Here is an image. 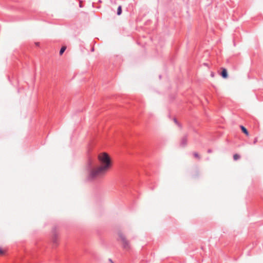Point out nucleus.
I'll return each mask as SVG.
<instances>
[{
    "mask_svg": "<svg viewBox=\"0 0 263 263\" xmlns=\"http://www.w3.org/2000/svg\"><path fill=\"white\" fill-rule=\"evenodd\" d=\"M211 76H212V77H213V76H214V74H213V73H212L211 74Z\"/></svg>",
    "mask_w": 263,
    "mask_h": 263,
    "instance_id": "obj_18",
    "label": "nucleus"
},
{
    "mask_svg": "<svg viewBox=\"0 0 263 263\" xmlns=\"http://www.w3.org/2000/svg\"><path fill=\"white\" fill-rule=\"evenodd\" d=\"M4 254V251L2 250V248H0V254L3 255Z\"/></svg>",
    "mask_w": 263,
    "mask_h": 263,
    "instance_id": "obj_12",
    "label": "nucleus"
},
{
    "mask_svg": "<svg viewBox=\"0 0 263 263\" xmlns=\"http://www.w3.org/2000/svg\"><path fill=\"white\" fill-rule=\"evenodd\" d=\"M98 159L101 164L100 166H97V163L92 158H88L86 168L88 172L87 180L89 181H98L101 179L111 166L110 159L106 153L99 155Z\"/></svg>",
    "mask_w": 263,
    "mask_h": 263,
    "instance_id": "obj_1",
    "label": "nucleus"
},
{
    "mask_svg": "<svg viewBox=\"0 0 263 263\" xmlns=\"http://www.w3.org/2000/svg\"><path fill=\"white\" fill-rule=\"evenodd\" d=\"M193 155L195 158H197L198 159H200V157L199 155L197 152H194L193 153Z\"/></svg>",
    "mask_w": 263,
    "mask_h": 263,
    "instance_id": "obj_10",
    "label": "nucleus"
},
{
    "mask_svg": "<svg viewBox=\"0 0 263 263\" xmlns=\"http://www.w3.org/2000/svg\"><path fill=\"white\" fill-rule=\"evenodd\" d=\"M58 236L57 235L54 233L53 234V236L52 237V243H53V247H55L58 245Z\"/></svg>",
    "mask_w": 263,
    "mask_h": 263,
    "instance_id": "obj_5",
    "label": "nucleus"
},
{
    "mask_svg": "<svg viewBox=\"0 0 263 263\" xmlns=\"http://www.w3.org/2000/svg\"><path fill=\"white\" fill-rule=\"evenodd\" d=\"M240 158V156L239 155L237 154H235L233 155V159L234 160L236 161L238 159H239Z\"/></svg>",
    "mask_w": 263,
    "mask_h": 263,
    "instance_id": "obj_9",
    "label": "nucleus"
},
{
    "mask_svg": "<svg viewBox=\"0 0 263 263\" xmlns=\"http://www.w3.org/2000/svg\"><path fill=\"white\" fill-rule=\"evenodd\" d=\"M122 13V7L121 6H119L117 9V14L118 15H121Z\"/></svg>",
    "mask_w": 263,
    "mask_h": 263,
    "instance_id": "obj_8",
    "label": "nucleus"
},
{
    "mask_svg": "<svg viewBox=\"0 0 263 263\" xmlns=\"http://www.w3.org/2000/svg\"><path fill=\"white\" fill-rule=\"evenodd\" d=\"M66 49V46H62L61 47V48L60 49V52H59V54L60 55H62L63 53L64 52V51H65V50Z\"/></svg>",
    "mask_w": 263,
    "mask_h": 263,
    "instance_id": "obj_7",
    "label": "nucleus"
},
{
    "mask_svg": "<svg viewBox=\"0 0 263 263\" xmlns=\"http://www.w3.org/2000/svg\"><path fill=\"white\" fill-rule=\"evenodd\" d=\"M174 122H175V123L176 124H177V125H179V123H178V122L177 121V120L176 118H174Z\"/></svg>",
    "mask_w": 263,
    "mask_h": 263,
    "instance_id": "obj_11",
    "label": "nucleus"
},
{
    "mask_svg": "<svg viewBox=\"0 0 263 263\" xmlns=\"http://www.w3.org/2000/svg\"><path fill=\"white\" fill-rule=\"evenodd\" d=\"M79 6H80V7H81V8L83 7V6H82V2H81V1H80V3H79Z\"/></svg>",
    "mask_w": 263,
    "mask_h": 263,
    "instance_id": "obj_15",
    "label": "nucleus"
},
{
    "mask_svg": "<svg viewBox=\"0 0 263 263\" xmlns=\"http://www.w3.org/2000/svg\"><path fill=\"white\" fill-rule=\"evenodd\" d=\"M240 127L241 130L243 133H244L247 136L249 135V132L248 131L247 129L245 126H243V125H240Z\"/></svg>",
    "mask_w": 263,
    "mask_h": 263,
    "instance_id": "obj_6",
    "label": "nucleus"
},
{
    "mask_svg": "<svg viewBox=\"0 0 263 263\" xmlns=\"http://www.w3.org/2000/svg\"><path fill=\"white\" fill-rule=\"evenodd\" d=\"M257 138H255L254 140V141H253V144H255L256 143V142H257Z\"/></svg>",
    "mask_w": 263,
    "mask_h": 263,
    "instance_id": "obj_13",
    "label": "nucleus"
},
{
    "mask_svg": "<svg viewBox=\"0 0 263 263\" xmlns=\"http://www.w3.org/2000/svg\"><path fill=\"white\" fill-rule=\"evenodd\" d=\"M118 235L123 243V248L128 250L130 248L129 243L128 241L126 240L125 236L121 232H119Z\"/></svg>",
    "mask_w": 263,
    "mask_h": 263,
    "instance_id": "obj_2",
    "label": "nucleus"
},
{
    "mask_svg": "<svg viewBox=\"0 0 263 263\" xmlns=\"http://www.w3.org/2000/svg\"><path fill=\"white\" fill-rule=\"evenodd\" d=\"M220 75L223 78H227L228 77L227 70L224 68H222L220 72Z\"/></svg>",
    "mask_w": 263,
    "mask_h": 263,
    "instance_id": "obj_4",
    "label": "nucleus"
},
{
    "mask_svg": "<svg viewBox=\"0 0 263 263\" xmlns=\"http://www.w3.org/2000/svg\"><path fill=\"white\" fill-rule=\"evenodd\" d=\"M35 44H36V46H39V43H36Z\"/></svg>",
    "mask_w": 263,
    "mask_h": 263,
    "instance_id": "obj_17",
    "label": "nucleus"
},
{
    "mask_svg": "<svg viewBox=\"0 0 263 263\" xmlns=\"http://www.w3.org/2000/svg\"><path fill=\"white\" fill-rule=\"evenodd\" d=\"M207 152L208 153H211L212 152V150L211 149H209Z\"/></svg>",
    "mask_w": 263,
    "mask_h": 263,
    "instance_id": "obj_14",
    "label": "nucleus"
},
{
    "mask_svg": "<svg viewBox=\"0 0 263 263\" xmlns=\"http://www.w3.org/2000/svg\"><path fill=\"white\" fill-rule=\"evenodd\" d=\"M187 143V135H184L181 139L180 146L181 147H185L186 146Z\"/></svg>",
    "mask_w": 263,
    "mask_h": 263,
    "instance_id": "obj_3",
    "label": "nucleus"
},
{
    "mask_svg": "<svg viewBox=\"0 0 263 263\" xmlns=\"http://www.w3.org/2000/svg\"><path fill=\"white\" fill-rule=\"evenodd\" d=\"M109 261L111 262V263H114L113 261H112V260L111 259H109Z\"/></svg>",
    "mask_w": 263,
    "mask_h": 263,
    "instance_id": "obj_16",
    "label": "nucleus"
}]
</instances>
